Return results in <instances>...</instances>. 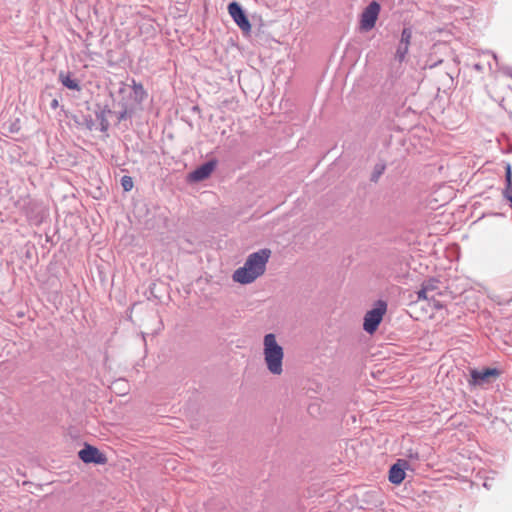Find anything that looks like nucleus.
Listing matches in <instances>:
<instances>
[{"mask_svg":"<svg viewBox=\"0 0 512 512\" xmlns=\"http://www.w3.org/2000/svg\"><path fill=\"white\" fill-rule=\"evenodd\" d=\"M271 250L264 248L251 253L244 265L233 273V280L240 284H250L264 274Z\"/></svg>","mask_w":512,"mask_h":512,"instance_id":"f257e3e1","label":"nucleus"},{"mask_svg":"<svg viewBox=\"0 0 512 512\" xmlns=\"http://www.w3.org/2000/svg\"><path fill=\"white\" fill-rule=\"evenodd\" d=\"M263 344L267 369L274 375H280L283 372V348L277 343L273 333L264 336Z\"/></svg>","mask_w":512,"mask_h":512,"instance_id":"f03ea898","label":"nucleus"},{"mask_svg":"<svg viewBox=\"0 0 512 512\" xmlns=\"http://www.w3.org/2000/svg\"><path fill=\"white\" fill-rule=\"evenodd\" d=\"M387 311V303L383 300H378L374 307L367 311L364 316L363 329L369 334H373L379 327L383 316Z\"/></svg>","mask_w":512,"mask_h":512,"instance_id":"7ed1b4c3","label":"nucleus"},{"mask_svg":"<svg viewBox=\"0 0 512 512\" xmlns=\"http://www.w3.org/2000/svg\"><path fill=\"white\" fill-rule=\"evenodd\" d=\"M380 9V4L376 1H372L368 4L361 14L360 26L362 30L369 31L374 28Z\"/></svg>","mask_w":512,"mask_h":512,"instance_id":"20e7f679","label":"nucleus"},{"mask_svg":"<svg viewBox=\"0 0 512 512\" xmlns=\"http://www.w3.org/2000/svg\"><path fill=\"white\" fill-rule=\"evenodd\" d=\"M228 12L233 19V21L237 24V26L243 32L251 31V23L243 9V7L236 1H233L228 4Z\"/></svg>","mask_w":512,"mask_h":512,"instance_id":"39448f33","label":"nucleus"},{"mask_svg":"<svg viewBox=\"0 0 512 512\" xmlns=\"http://www.w3.org/2000/svg\"><path fill=\"white\" fill-rule=\"evenodd\" d=\"M500 373V370L497 368H484L482 370L472 369L470 371L471 379L469 380V384L473 386H482L490 383L492 378H497Z\"/></svg>","mask_w":512,"mask_h":512,"instance_id":"423d86ee","label":"nucleus"},{"mask_svg":"<svg viewBox=\"0 0 512 512\" xmlns=\"http://www.w3.org/2000/svg\"><path fill=\"white\" fill-rule=\"evenodd\" d=\"M78 456L84 463L104 464L107 461L105 455L98 448L91 445H85L79 451Z\"/></svg>","mask_w":512,"mask_h":512,"instance_id":"0eeeda50","label":"nucleus"},{"mask_svg":"<svg viewBox=\"0 0 512 512\" xmlns=\"http://www.w3.org/2000/svg\"><path fill=\"white\" fill-rule=\"evenodd\" d=\"M408 467L406 460L399 459L389 469L388 479L392 484L399 485L405 479V469Z\"/></svg>","mask_w":512,"mask_h":512,"instance_id":"6e6552de","label":"nucleus"},{"mask_svg":"<svg viewBox=\"0 0 512 512\" xmlns=\"http://www.w3.org/2000/svg\"><path fill=\"white\" fill-rule=\"evenodd\" d=\"M216 167V161L210 160L198 166L189 174V179L194 182H199L207 179Z\"/></svg>","mask_w":512,"mask_h":512,"instance_id":"1a4fd4ad","label":"nucleus"},{"mask_svg":"<svg viewBox=\"0 0 512 512\" xmlns=\"http://www.w3.org/2000/svg\"><path fill=\"white\" fill-rule=\"evenodd\" d=\"M59 81L61 82V84L70 89V90H74V91H80L81 90V86L79 84V81L77 79H73L70 75V73H65L63 71H61L59 73Z\"/></svg>","mask_w":512,"mask_h":512,"instance_id":"9d476101","label":"nucleus"},{"mask_svg":"<svg viewBox=\"0 0 512 512\" xmlns=\"http://www.w3.org/2000/svg\"><path fill=\"white\" fill-rule=\"evenodd\" d=\"M505 182L506 187L503 191V197L506 199L509 197V195L512 196V170L509 163H507L505 166Z\"/></svg>","mask_w":512,"mask_h":512,"instance_id":"9b49d317","label":"nucleus"},{"mask_svg":"<svg viewBox=\"0 0 512 512\" xmlns=\"http://www.w3.org/2000/svg\"><path fill=\"white\" fill-rule=\"evenodd\" d=\"M132 89H133V92H134V97H135V100L139 103H141L142 101H144V99L146 98L147 96V93L143 87V85L141 83H136L135 81L133 82V86H132Z\"/></svg>","mask_w":512,"mask_h":512,"instance_id":"f8f14e48","label":"nucleus"},{"mask_svg":"<svg viewBox=\"0 0 512 512\" xmlns=\"http://www.w3.org/2000/svg\"><path fill=\"white\" fill-rule=\"evenodd\" d=\"M385 169H386L385 162L379 161L378 163H376L373 168L370 180L372 182H377L379 180V178L381 177V175L384 173Z\"/></svg>","mask_w":512,"mask_h":512,"instance_id":"ddd939ff","label":"nucleus"},{"mask_svg":"<svg viewBox=\"0 0 512 512\" xmlns=\"http://www.w3.org/2000/svg\"><path fill=\"white\" fill-rule=\"evenodd\" d=\"M408 52H409V46L398 43L396 52H395V56H394L395 60L398 61L399 63L404 62Z\"/></svg>","mask_w":512,"mask_h":512,"instance_id":"4468645a","label":"nucleus"},{"mask_svg":"<svg viewBox=\"0 0 512 512\" xmlns=\"http://www.w3.org/2000/svg\"><path fill=\"white\" fill-rule=\"evenodd\" d=\"M412 35H413L412 28L404 27L401 32V35H400L399 43L410 47Z\"/></svg>","mask_w":512,"mask_h":512,"instance_id":"2eb2a0df","label":"nucleus"},{"mask_svg":"<svg viewBox=\"0 0 512 512\" xmlns=\"http://www.w3.org/2000/svg\"><path fill=\"white\" fill-rule=\"evenodd\" d=\"M438 284H439V281L434 279V278H430L426 281H424L422 283V286L427 288L428 292L430 293V295L432 294H437L435 291L438 290Z\"/></svg>","mask_w":512,"mask_h":512,"instance_id":"dca6fc26","label":"nucleus"},{"mask_svg":"<svg viewBox=\"0 0 512 512\" xmlns=\"http://www.w3.org/2000/svg\"><path fill=\"white\" fill-rule=\"evenodd\" d=\"M489 53L492 55V57L496 61V63H498V57H497L496 53H494L492 51H490ZM497 65H498L499 71H501L507 77L512 78V67L511 66L505 65V64H501V65L497 64Z\"/></svg>","mask_w":512,"mask_h":512,"instance_id":"f3484780","label":"nucleus"},{"mask_svg":"<svg viewBox=\"0 0 512 512\" xmlns=\"http://www.w3.org/2000/svg\"><path fill=\"white\" fill-rule=\"evenodd\" d=\"M121 186L125 192L132 190L133 188V179L130 176L124 175L121 178Z\"/></svg>","mask_w":512,"mask_h":512,"instance_id":"a211bd4d","label":"nucleus"},{"mask_svg":"<svg viewBox=\"0 0 512 512\" xmlns=\"http://www.w3.org/2000/svg\"><path fill=\"white\" fill-rule=\"evenodd\" d=\"M431 295L428 292L427 288L421 286V289L417 292V301L420 300H430Z\"/></svg>","mask_w":512,"mask_h":512,"instance_id":"6ab92c4d","label":"nucleus"},{"mask_svg":"<svg viewBox=\"0 0 512 512\" xmlns=\"http://www.w3.org/2000/svg\"><path fill=\"white\" fill-rule=\"evenodd\" d=\"M406 457L411 460H419L420 456L419 453L413 449H408L405 453Z\"/></svg>","mask_w":512,"mask_h":512,"instance_id":"aec40b11","label":"nucleus"},{"mask_svg":"<svg viewBox=\"0 0 512 512\" xmlns=\"http://www.w3.org/2000/svg\"><path fill=\"white\" fill-rule=\"evenodd\" d=\"M435 296H436L435 294H432V295H431V298H430V300H429V302H431V303H432V306H433L436 310H440V309L444 308V305H443L440 301L436 300V299H435Z\"/></svg>","mask_w":512,"mask_h":512,"instance_id":"412c9836","label":"nucleus"},{"mask_svg":"<svg viewBox=\"0 0 512 512\" xmlns=\"http://www.w3.org/2000/svg\"><path fill=\"white\" fill-rule=\"evenodd\" d=\"M52 109H56L59 106V102L57 99H53L50 104Z\"/></svg>","mask_w":512,"mask_h":512,"instance_id":"4be33fe9","label":"nucleus"},{"mask_svg":"<svg viewBox=\"0 0 512 512\" xmlns=\"http://www.w3.org/2000/svg\"><path fill=\"white\" fill-rule=\"evenodd\" d=\"M126 116H127V112L126 111H122V112L119 113L118 119L120 121L124 120V119H126Z\"/></svg>","mask_w":512,"mask_h":512,"instance_id":"5701e85b","label":"nucleus"},{"mask_svg":"<svg viewBox=\"0 0 512 512\" xmlns=\"http://www.w3.org/2000/svg\"><path fill=\"white\" fill-rule=\"evenodd\" d=\"M101 126H102V130H106L107 129V122H106V120L104 118H102Z\"/></svg>","mask_w":512,"mask_h":512,"instance_id":"b1692460","label":"nucleus"},{"mask_svg":"<svg viewBox=\"0 0 512 512\" xmlns=\"http://www.w3.org/2000/svg\"><path fill=\"white\" fill-rule=\"evenodd\" d=\"M474 69L477 70V71H481L482 70V66L480 64H475L474 65Z\"/></svg>","mask_w":512,"mask_h":512,"instance_id":"393cba45","label":"nucleus"}]
</instances>
